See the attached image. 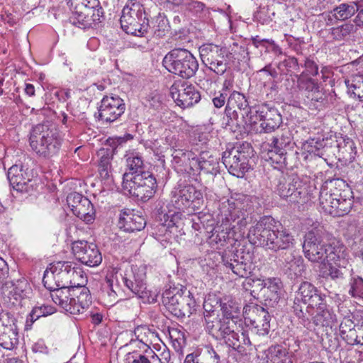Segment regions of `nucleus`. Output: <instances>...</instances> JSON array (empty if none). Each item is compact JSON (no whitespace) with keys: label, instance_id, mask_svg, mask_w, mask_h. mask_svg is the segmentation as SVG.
I'll return each instance as SVG.
<instances>
[{"label":"nucleus","instance_id":"nucleus-27","mask_svg":"<svg viewBox=\"0 0 363 363\" xmlns=\"http://www.w3.org/2000/svg\"><path fill=\"white\" fill-rule=\"evenodd\" d=\"M359 10V7L355 1L340 4L327 14L326 25H333L334 21L347 20Z\"/></svg>","mask_w":363,"mask_h":363},{"label":"nucleus","instance_id":"nucleus-62","mask_svg":"<svg viewBox=\"0 0 363 363\" xmlns=\"http://www.w3.org/2000/svg\"><path fill=\"white\" fill-rule=\"evenodd\" d=\"M76 2L82 5H88L94 7L97 6L99 4L97 0H67V4L69 6H73L74 4H76Z\"/></svg>","mask_w":363,"mask_h":363},{"label":"nucleus","instance_id":"nucleus-41","mask_svg":"<svg viewBox=\"0 0 363 363\" xmlns=\"http://www.w3.org/2000/svg\"><path fill=\"white\" fill-rule=\"evenodd\" d=\"M345 84L348 91L354 95V97L363 101V74H352L350 78L345 79Z\"/></svg>","mask_w":363,"mask_h":363},{"label":"nucleus","instance_id":"nucleus-53","mask_svg":"<svg viewBox=\"0 0 363 363\" xmlns=\"http://www.w3.org/2000/svg\"><path fill=\"white\" fill-rule=\"evenodd\" d=\"M55 312V308L48 305H41L33 308L30 313L31 322H34L40 317L51 315Z\"/></svg>","mask_w":363,"mask_h":363},{"label":"nucleus","instance_id":"nucleus-47","mask_svg":"<svg viewBox=\"0 0 363 363\" xmlns=\"http://www.w3.org/2000/svg\"><path fill=\"white\" fill-rule=\"evenodd\" d=\"M69 285H72V288H86L84 284L86 281V277L84 276V272L82 269L79 267H72L71 264V270L69 272Z\"/></svg>","mask_w":363,"mask_h":363},{"label":"nucleus","instance_id":"nucleus-48","mask_svg":"<svg viewBox=\"0 0 363 363\" xmlns=\"http://www.w3.org/2000/svg\"><path fill=\"white\" fill-rule=\"evenodd\" d=\"M286 150H277L269 147L267 152L264 154L265 160L270 162L272 164L279 165L285 164Z\"/></svg>","mask_w":363,"mask_h":363},{"label":"nucleus","instance_id":"nucleus-19","mask_svg":"<svg viewBox=\"0 0 363 363\" xmlns=\"http://www.w3.org/2000/svg\"><path fill=\"white\" fill-rule=\"evenodd\" d=\"M250 108L245 96L234 91L228 97L225 107V114L229 118L228 125H234L240 117L246 116Z\"/></svg>","mask_w":363,"mask_h":363},{"label":"nucleus","instance_id":"nucleus-1","mask_svg":"<svg viewBox=\"0 0 363 363\" xmlns=\"http://www.w3.org/2000/svg\"><path fill=\"white\" fill-rule=\"evenodd\" d=\"M352 191L347 184L341 179L327 180L322 185L319 203L320 208L333 217L347 214L352 208Z\"/></svg>","mask_w":363,"mask_h":363},{"label":"nucleus","instance_id":"nucleus-21","mask_svg":"<svg viewBox=\"0 0 363 363\" xmlns=\"http://www.w3.org/2000/svg\"><path fill=\"white\" fill-rule=\"evenodd\" d=\"M280 268L290 279L302 277L306 272V265L301 256L294 252H284L279 257Z\"/></svg>","mask_w":363,"mask_h":363},{"label":"nucleus","instance_id":"nucleus-50","mask_svg":"<svg viewBox=\"0 0 363 363\" xmlns=\"http://www.w3.org/2000/svg\"><path fill=\"white\" fill-rule=\"evenodd\" d=\"M325 148L324 140L322 139H310L304 144V149L310 154H314L319 157H323V150Z\"/></svg>","mask_w":363,"mask_h":363},{"label":"nucleus","instance_id":"nucleus-46","mask_svg":"<svg viewBox=\"0 0 363 363\" xmlns=\"http://www.w3.org/2000/svg\"><path fill=\"white\" fill-rule=\"evenodd\" d=\"M123 281L128 289L139 297H143L145 294L146 286L143 279L134 276V281L128 277H123Z\"/></svg>","mask_w":363,"mask_h":363},{"label":"nucleus","instance_id":"nucleus-34","mask_svg":"<svg viewBox=\"0 0 363 363\" xmlns=\"http://www.w3.org/2000/svg\"><path fill=\"white\" fill-rule=\"evenodd\" d=\"M267 357L272 363H294V354L282 345H274L267 350Z\"/></svg>","mask_w":363,"mask_h":363},{"label":"nucleus","instance_id":"nucleus-10","mask_svg":"<svg viewBox=\"0 0 363 363\" xmlns=\"http://www.w3.org/2000/svg\"><path fill=\"white\" fill-rule=\"evenodd\" d=\"M123 190L139 200L146 201L156 192L157 181L151 172H145L128 181H123Z\"/></svg>","mask_w":363,"mask_h":363},{"label":"nucleus","instance_id":"nucleus-58","mask_svg":"<svg viewBox=\"0 0 363 363\" xmlns=\"http://www.w3.org/2000/svg\"><path fill=\"white\" fill-rule=\"evenodd\" d=\"M193 152H183L182 150H175L173 153L172 156L174 157V160L176 161V162H179L177 160H179L181 158H183L184 160L188 159L189 160V163L191 162V157L194 156Z\"/></svg>","mask_w":363,"mask_h":363},{"label":"nucleus","instance_id":"nucleus-38","mask_svg":"<svg viewBox=\"0 0 363 363\" xmlns=\"http://www.w3.org/2000/svg\"><path fill=\"white\" fill-rule=\"evenodd\" d=\"M18 344V328H2L0 330V345L6 350H12Z\"/></svg>","mask_w":363,"mask_h":363},{"label":"nucleus","instance_id":"nucleus-59","mask_svg":"<svg viewBox=\"0 0 363 363\" xmlns=\"http://www.w3.org/2000/svg\"><path fill=\"white\" fill-rule=\"evenodd\" d=\"M356 325L351 319H345L340 325V333L342 337L347 331L353 329Z\"/></svg>","mask_w":363,"mask_h":363},{"label":"nucleus","instance_id":"nucleus-25","mask_svg":"<svg viewBox=\"0 0 363 363\" xmlns=\"http://www.w3.org/2000/svg\"><path fill=\"white\" fill-rule=\"evenodd\" d=\"M118 225L126 232L142 230L145 225V218L133 210L127 209L120 214Z\"/></svg>","mask_w":363,"mask_h":363},{"label":"nucleus","instance_id":"nucleus-4","mask_svg":"<svg viewBox=\"0 0 363 363\" xmlns=\"http://www.w3.org/2000/svg\"><path fill=\"white\" fill-rule=\"evenodd\" d=\"M29 142L31 148L44 157L57 154L61 145L57 129L47 123L38 124L32 128Z\"/></svg>","mask_w":363,"mask_h":363},{"label":"nucleus","instance_id":"nucleus-49","mask_svg":"<svg viewBox=\"0 0 363 363\" xmlns=\"http://www.w3.org/2000/svg\"><path fill=\"white\" fill-rule=\"evenodd\" d=\"M213 301H215L216 304L219 303L218 307L216 306H214L217 310L218 308H220V311L223 313V318H228V320H233V318L235 317V314L238 312V306H235V304L231 301L222 302L218 299H215Z\"/></svg>","mask_w":363,"mask_h":363},{"label":"nucleus","instance_id":"nucleus-2","mask_svg":"<svg viewBox=\"0 0 363 363\" xmlns=\"http://www.w3.org/2000/svg\"><path fill=\"white\" fill-rule=\"evenodd\" d=\"M247 237L252 244L262 245L274 252L294 246V236L285 230H275L274 220L271 217L261 218L250 228Z\"/></svg>","mask_w":363,"mask_h":363},{"label":"nucleus","instance_id":"nucleus-7","mask_svg":"<svg viewBox=\"0 0 363 363\" xmlns=\"http://www.w3.org/2000/svg\"><path fill=\"white\" fill-rule=\"evenodd\" d=\"M163 66L169 72L184 79L193 77L199 68L194 55L187 50L176 48L168 52L162 61Z\"/></svg>","mask_w":363,"mask_h":363},{"label":"nucleus","instance_id":"nucleus-3","mask_svg":"<svg viewBox=\"0 0 363 363\" xmlns=\"http://www.w3.org/2000/svg\"><path fill=\"white\" fill-rule=\"evenodd\" d=\"M212 302L211 299L208 298L203 303V317L206 331L216 340H224L228 347L239 350L240 335L234 330V321L220 318L218 310L213 306Z\"/></svg>","mask_w":363,"mask_h":363},{"label":"nucleus","instance_id":"nucleus-54","mask_svg":"<svg viewBox=\"0 0 363 363\" xmlns=\"http://www.w3.org/2000/svg\"><path fill=\"white\" fill-rule=\"evenodd\" d=\"M352 24H343L332 29L331 35L333 39L340 40L347 36L353 29Z\"/></svg>","mask_w":363,"mask_h":363},{"label":"nucleus","instance_id":"nucleus-24","mask_svg":"<svg viewBox=\"0 0 363 363\" xmlns=\"http://www.w3.org/2000/svg\"><path fill=\"white\" fill-rule=\"evenodd\" d=\"M260 127L264 133H271L279 128L281 123V116L275 108H269L267 106L258 107Z\"/></svg>","mask_w":363,"mask_h":363},{"label":"nucleus","instance_id":"nucleus-28","mask_svg":"<svg viewBox=\"0 0 363 363\" xmlns=\"http://www.w3.org/2000/svg\"><path fill=\"white\" fill-rule=\"evenodd\" d=\"M328 250H329L326 259L328 263L330 264L333 263L339 268L344 269L351 266L349 262L348 253L344 245L338 242H333L328 244Z\"/></svg>","mask_w":363,"mask_h":363},{"label":"nucleus","instance_id":"nucleus-31","mask_svg":"<svg viewBox=\"0 0 363 363\" xmlns=\"http://www.w3.org/2000/svg\"><path fill=\"white\" fill-rule=\"evenodd\" d=\"M219 355L210 347L196 350L188 354L184 363H219Z\"/></svg>","mask_w":363,"mask_h":363},{"label":"nucleus","instance_id":"nucleus-32","mask_svg":"<svg viewBox=\"0 0 363 363\" xmlns=\"http://www.w3.org/2000/svg\"><path fill=\"white\" fill-rule=\"evenodd\" d=\"M186 292L190 291L182 287H170L162 294V303L168 311L172 312V308L178 306V304L184 300Z\"/></svg>","mask_w":363,"mask_h":363},{"label":"nucleus","instance_id":"nucleus-35","mask_svg":"<svg viewBox=\"0 0 363 363\" xmlns=\"http://www.w3.org/2000/svg\"><path fill=\"white\" fill-rule=\"evenodd\" d=\"M297 77V87L299 90L304 91L308 93V97H311L312 100L318 101V96H315L314 94H319V85L315 79L307 77L303 73L296 76Z\"/></svg>","mask_w":363,"mask_h":363},{"label":"nucleus","instance_id":"nucleus-26","mask_svg":"<svg viewBox=\"0 0 363 363\" xmlns=\"http://www.w3.org/2000/svg\"><path fill=\"white\" fill-rule=\"evenodd\" d=\"M323 298L317 289L308 281L301 284L296 295V300L301 301L304 305L308 304L307 308H314V306L320 304V301Z\"/></svg>","mask_w":363,"mask_h":363},{"label":"nucleus","instance_id":"nucleus-63","mask_svg":"<svg viewBox=\"0 0 363 363\" xmlns=\"http://www.w3.org/2000/svg\"><path fill=\"white\" fill-rule=\"evenodd\" d=\"M9 267L6 261L0 257V281H4L9 274Z\"/></svg>","mask_w":363,"mask_h":363},{"label":"nucleus","instance_id":"nucleus-56","mask_svg":"<svg viewBox=\"0 0 363 363\" xmlns=\"http://www.w3.org/2000/svg\"><path fill=\"white\" fill-rule=\"evenodd\" d=\"M16 318L13 316V315L6 313H2L0 315V330L2 328H13V329L17 328V325L16 324Z\"/></svg>","mask_w":363,"mask_h":363},{"label":"nucleus","instance_id":"nucleus-13","mask_svg":"<svg viewBox=\"0 0 363 363\" xmlns=\"http://www.w3.org/2000/svg\"><path fill=\"white\" fill-rule=\"evenodd\" d=\"M70 270L71 262H57L51 264L44 272V286L50 292L57 289H72V285H69Z\"/></svg>","mask_w":363,"mask_h":363},{"label":"nucleus","instance_id":"nucleus-55","mask_svg":"<svg viewBox=\"0 0 363 363\" xmlns=\"http://www.w3.org/2000/svg\"><path fill=\"white\" fill-rule=\"evenodd\" d=\"M351 288L349 293L354 297L363 294V279L360 277H354L350 282Z\"/></svg>","mask_w":363,"mask_h":363},{"label":"nucleus","instance_id":"nucleus-64","mask_svg":"<svg viewBox=\"0 0 363 363\" xmlns=\"http://www.w3.org/2000/svg\"><path fill=\"white\" fill-rule=\"evenodd\" d=\"M226 101V94L219 93L218 96L213 99V103L216 108L224 106Z\"/></svg>","mask_w":363,"mask_h":363},{"label":"nucleus","instance_id":"nucleus-44","mask_svg":"<svg viewBox=\"0 0 363 363\" xmlns=\"http://www.w3.org/2000/svg\"><path fill=\"white\" fill-rule=\"evenodd\" d=\"M224 265L230 269L235 274L240 277H247L249 274L248 269H247V264L243 261H239L235 258H228L225 256L222 257Z\"/></svg>","mask_w":363,"mask_h":363},{"label":"nucleus","instance_id":"nucleus-23","mask_svg":"<svg viewBox=\"0 0 363 363\" xmlns=\"http://www.w3.org/2000/svg\"><path fill=\"white\" fill-rule=\"evenodd\" d=\"M220 213L227 221L235 222L240 225H245V211L242 203L231 198L223 202L220 207Z\"/></svg>","mask_w":363,"mask_h":363},{"label":"nucleus","instance_id":"nucleus-22","mask_svg":"<svg viewBox=\"0 0 363 363\" xmlns=\"http://www.w3.org/2000/svg\"><path fill=\"white\" fill-rule=\"evenodd\" d=\"M219 159L208 151L201 152L199 156L191 157L190 167H196L204 173L216 175L219 172Z\"/></svg>","mask_w":363,"mask_h":363},{"label":"nucleus","instance_id":"nucleus-40","mask_svg":"<svg viewBox=\"0 0 363 363\" xmlns=\"http://www.w3.org/2000/svg\"><path fill=\"white\" fill-rule=\"evenodd\" d=\"M195 306V301L191 296L190 292H186L184 300L178 304L174 308H172L170 312L173 315L177 318L189 317Z\"/></svg>","mask_w":363,"mask_h":363},{"label":"nucleus","instance_id":"nucleus-33","mask_svg":"<svg viewBox=\"0 0 363 363\" xmlns=\"http://www.w3.org/2000/svg\"><path fill=\"white\" fill-rule=\"evenodd\" d=\"M99 157V173L103 180H109L111 177V161L113 157V150L101 148L98 152Z\"/></svg>","mask_w":363,"mask_h":363},{"label":"nucleus","instance_id":"nucleus-9","mask_svg":"<svg viewBox=\"0 0 363 363\" xmlns=\"http://www.w3.org/2000/svg\"><path fill=\"white\" fill-rule=\"evenodd\" d=\"M228 51L225 48L208 43L199 48L203 63L217 74H223L228 68Z\"/></svg>","mask_w":363,"mask_h":363},{"label":"nucleus","instance_id":"nucleus-36","mask_svg":"<svg viewBox=\"0 0 363 363\" xmlns=\"http://www.w3.org/2000/svg\"><path fill=\"white\" fill-rule=\"evenodd\" d=\"M86 17L81 19L82 28L92 27L101 23L104 18L102 9L98 6L83 7Z\"/></svg>","mask_w":363,"mask_h":363},{"label":"nucleus","instance_id":"nucleus-42","mask_svg":"<svg viewBox=\"0 0 363 363\" xmlns=\"http://www.w3.org/2000/svg\"><path fill=\"white\" fill-rule=\"evenodd\" d=\"M252 311L257 315V318L253 320L255 328H259V330L262 335L268 334L270 328L269 313L261 306L253 308Z\"/></svg>","mask_w":363,"mask_h":363},{"label":"nucleus","instance_id":"nucleus-39","mask_svg":"<svg viewBox=\"0 0 363 363\" xmlns=\"http://www.w3.org/2000/svg\"><path fill=\"white\" fill-rule=\"evenodd\" d=\"M292 144V136L289 129H282L277 132L271 139L269 147L277 150H286V148Z\"/></svg>","mask_w":363,"mask_h":363},{"label":"nucleus","instance_id":"nucleus-29","mask_svg":"<svg viewBox=\"0 0 363 363\" xmlns=\"http://www.w3.org/2000/svg\"><path fill=\"white\" fill-rule=\"evenodd\" d=\"M30 290L27 280L23 277L16 281H6L2 286L3 293L11 295L16 301L28 297Z\"/></svg>","mask_w":363,"mask_h":363},{"label":"nucleus","instance_id":"nucleus-30","mask_svg":"<svg viewBox=\"0 0 363 363\" xmlns=\"http://www.w3.org/2000/svg\"><path fill=\"white\" fill-rule=\"evenodd\" d=\"M126 167V171L123 175V181H128V179H133L145 172H150L145 170L143 158L135 153H131L127 156Z\"/></svg>","mask_w":363,"mask_h":363},{"label":"nucleus","instance_id":"nucleus-51","mask_svg":"<svg viewBox=\"0 0 363 363\" xmlns=\"http://www.w3.org/2000/svg\"><path fill=\"white\" fill-rule=\"evenodd\" d=\"M83 7H89L88 5H82L78 2L74 4L73 6H69L70 10L72 11V15L69 17V21L72 24L78 26L82 27L81 25V19H84L85 16V11H84Z\"/></svg>","mask_w":363,"mask_h":363},{"label":"nucleus","instance_id":"nucleus-6","mask_svg":"<svg viewBox=\"0 0 363 363\" xmlns=\"http://www.w3.org/2000/svg\"><path fill=\"white\" fill-rule=\"evenodd\" d=\"M122 29L128 34L144 36L150 28L143 5L137 0H128L120 19Z\"/></svg>","mask_w":363,"mask_h":363},{"label":"nucleus","instance_id":"nucleus-15","mask_svg":"<svg viewBox=\"0 0 363 363\" xmlns=\"http://www.w3.org/2000/svg\"><path fill=\"white\" fill-rule=\"evenodd\" d=\"M8 179L12 187L21 192H29L35 184L32 169L22 164H14L9 168L7 174Z\"/></svg>","mask_w":363,"mask_h":363},{"label":"nucleus","instance_id":"nucleus-8","mask_svg":"<svg viewBox=\"0 0 363 363\" xmlns=\"http://www.w3.org/2000/svg\"><path fill=\"white\" fill-rule=\"evenodd\" d=\"M252 154V148L249 143L239 145L223 153V163L230 174L242 177L249 169V159Z\"/></svg>","mask_w":363,"mask_h":363},{"label":"nucleus","instance_id":"nucleus-14","mask_svg":"<svg viewBox=\"0 0 363 363\" xmlns=\"http://www.w3.org/2000/svg\"><path fill=\"white\" fill-rule=\"evenodd\" d=\"M328 244L325 243L320 236L313 231L308 232L305 237L303 250L305 257L311 262L323 263L329 252Z\"/></svg>","mask_w":363,"mask_h":363},{"label":"nucleus","instance_id":"nucleus-12","mask_svg":"<svg viewBox=\"0 0 363 363\" xmlns=\"http://www.w3.org/2000/svg\"><path fill=\"white\" fill-rule=\"evenodd\" d=\"M306 187L297 177H285L281 176L277 181L275 193L281 199L292 203L305 202Z\"/></svg>","mask_w":363,"mask_h":363},{"label":"nucleus","instance_id":"nucleus-11","mask_svg":"<svg viewBox=\"0 0 363 363\" xmlns=\"http://www.w3.org/2000/svg\"><path fill=\"white\" fill-rule=\"evenodd\" d=\"M172 204L175 208L189 212L199 210L203 202V194L194 186L187 185L174 188L171 193Z\"/></svg>","mask_w":363,"mask_h":363},{"label":"nucleus","instance_id":"nucleus-57","mask_svg":"<svg viewBox=\"0 0 363 363\" xmlns=\"http://www.w3.org/2000/svg\"><path fill=\"white\" fill-rule=\"evenodd\" d=\"M358 325L354 327L353 329L347 331L342 337L344 339L347 344L349 345H357V337H358Z\"/></svg>","mask_w":363,"mask_h":363},{"label":"nucleus","instance_id":"nucleus-61","mask_svg":"<svg viewBox=\"0 0 363 363\" xmlns=\"http://www.w3.org/2000/svg\"><path fill=\"white\" fill-rule=\"evenodd\" d=\"M156 357L160 363H169L171 359L170 351L164 345L163 350Z\"/></svg>","mask_w":363,"mask_h":363},{"label":"nucleus","instance_id":"nucleus-37","mask_svg":"<svg viewBox=\"0 0 363 363\" xmlns=\"http://www.w3.org/2000/svg\"><path fill=\"white\" fill-rule=\"evenodd\" d=\"M315 308V315L313 317L314 323L317 325L329 326L333 321L334 315L326 308L325 298L320 301V304L314 306Z\"/></svg>","mask_w":363,"mask_h":363},{"label":"nucleus","instance_id":"nucleus-5","mask_svg":"<svg viewBox=\"0 0 363 363\" xmlns=\"http://www.w3.org/2000/svg\"><path fill=\"white\" fill-rule=\"evenodd\" d=\"M50 296L57 305L72 315L82 313L91 303L87 288L57 289L50 292Z\"/></svg>","mask_w":363,"mask_h":363},{"label":"nucleus","instance_id":"nucleus-43","mask_svg":"<svg viewBox=\"0 0 363 363\" xmlns=\"http://www.w3.org/2000/svg\"><path fill=\"white\" fill-rule=\"evenodd\" d=\"M261 292L266 298V300L273 301L277 302L279 300V291L280 289L279 284L275 279H269L262 281Z\"/></svg>","mask_w":363,"mask_h":363},{"label":"nucleus","instance_id":"nucleus-18","mask_svg":"<svg viewBox=\"0 0 363 363\" xmlns=\"http://www.w3.org/2000/svg\"><path fill=\"white\" fill-rule=\"evenodd\" d=\"M67 203L73 213L86 223L94 220L95 215L94 206L86 197L73 192L67 196Z\"/></svg>","mask_w":363,"mask_h":363},{"label":"nucleus","instance_id":"nucleus-20","mask_svg":"<svg viewBox=\"0 0 363 363\" xmlns=\"http://www.w3.org/2000/svg\"><path fill=\"white\" fill-rule=\"evenodd\" d=\"M125 105L123 100L118 96H106L101 101L99 110L101 120L113 122L125 111Z\"/></svg>","mask_w":363,"mask_h":363},{"label":"nucleus","instance_id":"nucleus-60","mask_svg":"<svg viewBox=\"0 0 363 363\" xmlns=\"http://www.w3.org/2000/svg\"><path fill=\"white\" fill-rule=\"evenodd\" d=\"M306 71L311 75L315 76L318 74V67L314 61L306 59L304 63Z\"/></svg>","mask_w":363,"mask_h":363},{"label":"nucleus","instance_id":"nucleus-45","mask_svg":"<svg viewBox=\"0 0 363 363\" xmlns=\"http://www.w3.org/2000/svg\"><path fill=\"white\" fill-rule=\"evenodd\" d=\"M183 7L192 16L199 18H203L208 13L206 5L196 0H185L183 2Z\"/></svg>","mask_w":363,"mask_h":363},{"label":"nucleus","instance_id":"nucleus-16","mask_svg":"<svg viewBox=\"0 0 363 363\" xmlns=\"http://www.w3.org/2000/svg\"><path fill=\"white\" fill-rule=\"evenodd\" d=\"M169 93L177 105L182 108L191 107L201 99L195 86L184 82L174 83L171 86Z\"/></svg>","mask_w":363,"mask_h":363},{"label":"nucleus","instance_id":"nucleus-52","mask_svg":"<svg viewBox=\"0 0 363 363\" xmlns=\"http://www.w3.org/2000/svg\"><path fill=\"white\" fill-rule=\"evenodd\" d=\"M246 112V116H243V118L240 117L234 125L245 128V126H252L258 121H259L258 108L255 112H253L251 108H250L248 111Z\"/></svg>","mask_w":363,"mask_h":363},{"label":"nucleus","instance_id":"nucleus-17","mask_svg":"<svg viewBox=\"0 0 363 363\" xmlns=\"http://www.w3.org/2000/svg\"><path fill=\"white\" fill-rule=\"evenodd\" d=\"M72 250L76 258L89 267L97 266L102 261L97 246L92 242L84 240L76 241L72 245Z\"/></svg>","mask_w":363,"mask_h":363}]
</instances>
